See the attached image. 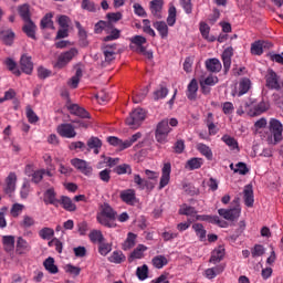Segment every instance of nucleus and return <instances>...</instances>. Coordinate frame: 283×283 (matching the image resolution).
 <instances>
[{
    "mask_svg": "<svg viewBox=\"0 0 283 283\" xmlns=\"http://www.w3.org/2000/svg\"><path fill=\"white\" fill-rule=\"evenodd\" d=\"M198 94V81L192 78L188 84L187 96L189 101H193Z\"/></svg>",
    "mask_w": 283,
    "mask_h": 283,
    "instance_id": "f704fd0d",
    "label": "nucleus"
},
{
    "mask_svg": "<svg viewBox=\"0 0 283 283\" xmlns=\"http://www.w3.org/2000/svg\"><path fill=\"white\" fill-rule=\"evenodd\" d=\"M171 180V164H165L161 169V178L159 181V189H165Z\"/></svg>",
    "mask_w": 283,
    "mask_h": 283,
    "instance_id": "9b49d317",
    "label": "nucleus"
},
{
    "mask_svg": "<svg viewBox=\"0 0 283 283\" xmlns=\"http://www.w3.org/2000/svg\"><path fill=\"white\" fill-rule=\"evenodd\" d=\"M265 78L266 86L270 87V90H282L283 82L280 80V76H277V73H275L273 70L268 71Z\"/></svg>",
    "mask_w": 283,
    "mask_h": 283,
    "instance_id": "6e6552de",
    "label": "nucleus"
},
{
    "mask_svg": "<svg viewBox=\"0 0 283 283\" xmlns=\"http://www.w3.org/2000/svg\"><path fill=\"white\" fill-rule=\"evenodd\" d=\"M251 90V80L242 78L239 82V91L232 92V96H244Z\"/></svg>",
    "mask_w": 283,
    "mask_h": 283,
    "instance_id": "a211bd4d",
    "label": "nucleus"
},
{
    "mask_svg": "<svg viewBox=\"0 0 283 283\" xmlns=\"http://www.w3.org/2000/svg\"><path fill=\"white\" fill-rule=\"evenodd\" d=\"M130 43L135 46V52L137 54H143L147 56V59H154V53L151 51H147L145 44L147 43V39L143 35H135L130 38Z\"/></svg>",
    "mask_w": 283,
    "mask_h": 283,
    "instance_id": "20e7f679",
    "label": "nucleus"
},
{
    "mask_svg": "<svg viewBox=\"0 0 283 283\" xmlns=\"http://www.w3.org/2000/svg\"><path fill=\"white\" fill-rule=\"evenodd\" d=\"M0 39L3 41L4 45H12V43H14V32L12 29H4L0 32Z\"/></svg>",
    "mask_w": 283,
    "mask_h": 283,
    "instance_id": "c756f323",
    "label": "nucleus"
},
{
    "mask_svg": "<svg viewBox=\"0 0 283 283\" xmlns=\"http://www.w3.org/2000/svg\"><path fill=\"white\" fill-rule=\"evenodd\" d=\"M119 198L126 205H134L136 202V191L133 189L123 190L119 195Z\"/></svg>",
    "mask_w": 283,
    "mask_h": 283,
    "instance_id": "4be33fe9",
    "label": "nucleus"
},
{
    "mask_svg": "<svg viewBox=\"0 0 283 283\" xmlns=\"http://www.w3.org/2000/svg\"><path fill=\"white\" fill-rule=\"evenodd\" d=\"M28 251H30V243H28V241H25V239L23 238H18L17 241V252L20 255H23V253H28Z\"/></svg>",
    "mask_w": 283,
    "mask_h": 283,
    "instance_id": "79ce46f5",
    "label": "nucleus"
},
{
    "mask_svg": "<svg viewBox=\"0 0 283 283\" xmlns=\"http://www.w3.org/2000/svg\"><path fill=\"white\" fill-rule=\"evenodd\" d=\"M39 235L42 240H52L54 238V229L43 228L39 231Z\"/></svg>",
    "mask_w": 283,
    "mask_h": 283,
    "instance_id": "603ef678",
    "label": "nucleus"
},
{
    "mask_svg": "<svg viewBox=\"0 0 283 283\" xmlns=\"http://www.w3.org/2000/svg\"><path fill=\"white\" fill-rule=\"evenodd\" d=\"M134 247H136V234L133 232H129L127 234L126 240L123 243V250L129 251V249H134Z\"/></svg>",
    "mask_w": 283,
    "mask_h": 283,
    "instance_id": "37998d69",
    "label": "nucleus"
},
{
    "mask_svg": "<svg viewBox=\"0 0 283 283\" xmlns=\"http://www.w3.org/2000/svg\"><path fill=\"white\" fill-rule=\"evenodd\" d=\"M264 48H273V44L266 41H256L251 44V54L261 56V54H264Z\"/></svg>",
    "mask_w": 283,
    "mask_h": 283,
    "instance_id": "ddd939ff",
    "label": "nucleus"
},
{
    "mask_svg": "<svg viewBox=\"0 0 283 283\" xmlns=\"http://www.w3.org/2000/svg\"><path fill=\"white\" fill-rule=\"evenodd\" d=\"M77 55H78V50L76 48H72L69 51L61 53L59 55L55 67H59L60 70L65 67V65H67V63H70V61H72Z\"/></svg>",
    "mask_w": 283,
    "mask_h": 283,
    "instance_id": "0eeeda50",
    "label": "nucleus"
},
{
    "mask_svg": "<svg viewBox=\"0 0 283 283\" xmlns=\"http://www.w3.org/2000/svg\"><path fill=\"white\" fill-rule=\"evenodd\" d=\"M24 206L21 203H14L11 208V216L13 218H19L21 213L23 212Z\"/></svg>",
    "mask_w": 283,
    "mask_h": 283,
    "instance_id": "e2e57ef3",
    "label": "nucleus"
},
{
    "mask_svg": "<svg viewBox=\"0 0 283 283\" xmlns=\"http://www.w3.org/2000/svg\"><path fill=\"white\" fill-rule=\"evenodd\" d=\"M116 52H117L116 44L104 46L103 53H104L105 63H112V61L116 59Z\"/></svg>",
    "mask_w": 283,
    "mask_h": 283,
    "instance_id": "5701e85b",
    "label": "nucleus"
},
{
    "mask_svg": "<svg viewBox=\"0 0 283 283\" xmlns=\"http://www.w3.org/2000/svg\"><path fill=\"white\" fill-rule=\"evenodd\" d=\"M224 258V247L220 245L212 251L210 262L212 264H218Z\"/></svg>",
    "mask_w": 283,
    "mask_h": 283,
    "instance_id": "72a5a7b5",
    "label": "nucleus"
},
{
    "mask_svg": "<svg viewBox=\"0 0 283 283\" xmlns=\"http://www.w3.org/2000/svg\"><path fill=\"white\" fill-rule=\"evenodd\" d=\"M283 125L280 119L271 118L269 122V133L264 136L268 145H277L283 139Z\"/></svg>",
    "mask_w": 283,
    "mask_h": 283,
    "instance_id": "7ed1b4c3",
    "label": "nucleus"
},
{
    "mask_svg": "<svg viewBox=\"0 0 283 283\" xmlns=\"http://www.w3.org/2000/svg\"><path fill=\"white\" fill-rule=\"evenodd\" d=\"M97 222L108 229H116V212L109 203H103L97 213Z\"/></svg>",
    "mask_w": 283,
    "mask_h": 283,
    "instance_id": "f03ea898",
    "label": "nucleus"
},
{
    "mask_svg": "<svg viewBox=\"0 0 283 283\" xmlns=\"http://www.w3.org/2000/svg\"><path fill=\"white\" fill-rule=\"evenodd\" d=\"M151 262L155 269H163L164 266H167L169 264V259H167V256L165 255H156L155 258H153Z\"/></svg>",
    "mask_w": 283,
    "mask_h": 283,
    "instance_id": "ea45409f",
    "label": "nucleus"
},
{
    "mask_svg": "<svg viewBox=\"0 0 283 283\" xmlns=\"http://www.w3.org/2000/svg\"><path fill=\"white\" fill-rule=\"evenodd\" d=\"M179 213L181 216H190L191 218H196V220H200L202 222H210L211 224H218V227L226 228L227 221L220 220V217L218 216H200L197 214L196 208L191 206L184 205L179 209Z\"/></svg>",
    "mask_w": 283,
    "mask_h": 283,
    "instance_id": "f257e3e1",
    "label": "nucleus"
},
{
    "mask_svg": "<svg viewBox=\"0 0 283 283\" xmlns=\"http://www.w3.org/2000/svg\"><path fill=\"white\" fill-rule=\"evenodd\" d=\"M52 13H46L41 20V28H51V30H54V22L52 21Z\"/></svg>",
    "mask_w": 283,
    "mask_h": 283,
    "instance_id": "864d4df0",
    "label": "nucleus"
},
{
    "mask_svg": "<svg viewBox=\"0 0 283 283\" xmlns=\"http://www.w3.org/2000/svg\"><path fill=\"white\" fill-rule=\"evenodd\" d=\"M199 30L206 41H209L210 43H213V41H216V36L209 35V32H211V28L209 27V24H207L206 22H201Z\"/></svg>",
    "mask_w": 283,
    "mask_h": 283,
    "instance_id": "2f4dec72",
    "label": "nucleus"
},
{
    "mask_svg": "<svg viewBox=\"0 0 283 283\" xmlns=\"http://www.w3.org/2000/svg\"><path fill=\"white\" fill-rule=\"evenodd\" d=\"M60 206L63 207L65 211H74L76 209V205L67 196L60 197Z\"/></svg>",
    "mask_w": 283,
    "mask_h": 283,
    "instance_id": "473e14b6",
    "label": "nucleus"
},
{
    "mask_svg": "<svg viewBox=\"0 0 283 283\" xmlns=\"http://www.w3.org/2000/svg\"><path fill=\"white\" fill-rule=\"evenodd\" d=\"M206 67L208 72L218 73L220 70H222V63H220V60L213 57L206 61Z\"/></svg>",
    "mask_w": 283,
    "mask_h": 283,
    "instance_id": "c85d7f7f",
    "label": "nucleus"
},
{
    "mask_svg": "<svg viewBox=\"0 0 283 283\" xmlns=\"http://www.w3.org/2000/svg\"><path fill=\"white\" fill-rule=\"evenodd\" d=\"M269 107H271V104L269 102H260L256 104L253 108L249 111V114L251 116H260L261 114H264V112H268Z\"/></svg>",
    "mask_w": 283,
    "mask_h": 283,
    "instance_id": "412c9836",
    "label": "nucleus"
},
{
    "mask_svg": "<svg viewBox=\"0 0 283 283\" xmlns=\"http://www.w3.org/2000/svg\"><path fill=\"white\" fill-rule=\"evenodd\" d=\"M233 56V49L228 48L222 53L223 67L226 72L231 70V57Z\"/></svg>",
    "mask_w": 283,
    "mask_h": 283,
    "instance_id": "7c9ffc66",
    "label": "nucleus"
},
{
    "mask_svg": "<svg viewBox=\"0 0 283 283\" xmlns=\"http://www.w3.org/2000/svg\"><path fill=\"white\" fill-rule=\"evenodd\" d=\"M27 118L29 123H31V125H34V123H39V116L30 106H27Z\"/></svg>",
    "mask_w": 283,
    "mask_h": 283,
    "instance_id": "13d9d810",
    "label": "nucleus"
},
{
    "mask_svg": "<svg viewBox=\"0 0 283 283\" xmlns=\"http://www.w3.org/2000/svg\"><path fill=\"white\" fill-rule=\"evenodd\" d=\"M219 216H222L224 220H238L240 218L241 210L240 208H233V209H219L218 210Z\"/></svg>",
    "mask_w": 283,
    "mask_h": 283,
    "instance_id": "4468645a",
    "label": "nucleus"
},
{
    "mask_svg": "<svg viewBox=\"0 0 283 283\" xmlns=\"http://www.w3.org/2000/svg\"><path fill=\"white\" fill-rule=\"evenodd\" d=\"M221 140L230 147V149H238V140L235 138L229 136V135H223Z\"/></svg>",
    "mask_w": 283,
    "mask_h": 283,
    "instance_id": "6e6d98bb",
    "label": "nucleus"
},
{
    "mask_svg": "<svg viewBox=\"0 0 283 283\" xmlns=\"http://www.w3.org/2000/svg\"><path fill=\"white\" fill-rule=\"evenodd\" d=\"M71 165L84 174V176H92V166H90L87 161L80 158H74L71 160Z\"/></svg>",
    "mask_w": 283,
    "mask_h": 283,
    "instance_id": "9d476101",
    "label": "nucleus"
},
{
    "mask_svg": "<svg viewBox=\"0 0 283 283\" xmlns=\"http://www.w3.org/2000/svg\"><path fill=\"white\" fill-rule=\"evenodd\" d=\"M44 268L46 269V271L49 273H51L52 275H55V273H59V268L56 266V264H54V258L49 256L45 261H44Z\"/></svg>",
    "mask_w": 283,
    "mask_h": 283,
    "instance_id": "a18cd8bd",
    "label": "nucleus"
},
{
    "mask_svg": "<svg viewBox=\"0 0 283 283\" xmlns=\"http://www.w3.org/2000/svg\"><path fill=\"white\" fill-rule=\"evenodd\" d=\"M98 251H99L101 255H107V253H109L112 251V244L102 242V243H99Z\"/></svg>",
    "mask_w": 283,
    "mask_h": 283,
    "instance_id": "774afa93",
    "label": "nucleus"
},
{
    "mask_svg": "<svg viewBox=\"0 0 283 283\" xmlns=\"http://www.w3.org/2000/svg\"><path fill=\"white\" fill-rule=\"evenodd\" d=\"M20 65L22 72L24 74H32V70H34V64L32 63V57L28 55H22L20 60Z\"/></svg>",
    "mask_w": 283,
    "mask_h": 283,
    "instance_id": "aec40b11",
    "label": "nucleus"
},
{
    "mask_svg": "<svg viewBox=\"0 0 283 283\" xmlns=\"http://www.w3.org/2000/svg\"><path fill=\"white\" fill-rule=\"evenodd\" d=\"M4 64L7 65L9 72H12V74H14L15 76H21V70H19V67L17 66V62H14V60L8 57L4 61Z\"/></svg>",
    "mask_w": 283,
    "mask_h": 283,
    "instance_id": "de8ad7c7",
    "label": "nucleus"
},
{
    "mask_svg": "<svg viewBox=\"0 0 283 283\" xmlns=\"http://www.w3.org/2000/svg\"><path fill=\"white\" fill-rule=\"evenodd\" d=\"M49 247H54L57 253H63V242H61V240H59L57 238H53L49 242Z\"/></svg>",
    "mask_w": 283,
    "mask_h": 283,
    "instance_id": "69168bd1",
    "label": "nucleus"
},
{
    "mask_svg": "<svg viewBox=\"0 0 283 283\" xmlns=\"http://www.w3.org/2000/svg\"><path fill=\"white\" fill-rule=\"evenodd\" d=\"M243 198L248 207H253V202H255V199L253 198V186L248 185L244 187Z\"/></svg>",
    "mask_w": 283,
    "mask_h": 283,
    "instance_id": "cd10ccee",
    "label": "nucleus"
},
{
    "mask_svg": "<svg viewBox=\"0 0 283 283\" xmlns=\"http://www.w3.org/2000/svg\"><path fill=\"white\" fill-rule=\"evenodd\" d=\"M224 272V265H216L214 268H209L205 271L203 275L207 277V280H213L214 277H218L220 273Z\"/></svg>",
    "mask_w": 283,
    "mask_h": 283,
    "instance_id": "b1692460",
    "label": "nucleus"
},
{
    "mask_svg": "<svg viewBox=\"0 0 283 283\" xmlns=\"http://www.w3.org/2000/svg\"><path fill=\"white\" fill-rule=\"evenodd\" d=\"M218 76L209 75L208 77L200 81V86L203 94H209L211 92L209 87H213V85H218Z\"/></svg>",
    "mask_w": 283,
    "mask_h": 283,
    "instance_id": "2eb2a0df",
    "label": "nucleus"
},
{
    "mask_svg": "<svg viewBox=\"0 0 283 283\" xmlns=\"http://www.w3.org/2000/svg\"><path fill=\"white\" fill-rule=\"evenodd\" d=\"M143 120H145V111L143 108H136L126 118V125H128L130 129H138Z\"/></svg>",
    "mask_w": 283,
    "mask_h": 283,
    "instance_id": "39448f33",
    "label": "nucleus"
},
{
    "mask_svg": "<svg viewBox=\"0 0 283 283\" xmlns=\"http://www.w3.org/2000/svg\"><path fill=\"white\" fill-rule=\"evenodd\" d=\"M167 23L170 28H174V25H176V7L169 8Z\"/></svg>",
    "mask_w": 283,
    "mask_h": 283,
    "instance_id": "4d7b16f0",
    "label": "nucleus"
},
{
    "mask_svg": "<svg viewBox=\"0 0 283 283\" xmlns=\"http://www.w3.org/2000/svg\"><path fill=\"white\" fill-rule=\"evenodd\" d=\"M67 109L70 114H73L74 116H78L80 118H90V114L85 108L78 106L77 104H69Z\"/></svg>",
    "mask_w": 283,
    "mask_h": 283,
    "instance_id": "6ab92c4d",
    "label": "nucleus"
},
{
    "mask_svg": "<svg viewBox=\"0 0 283 283\" xmlns=\"http://www.w3.org/2000/svg\"><path fill=\"white\" fill-rule=\"evenodd\" d=\"M34 224H36V221L28 214H25L21 221V227H24V229H30V227H34Z\"/></svg>",
    "mask_w": 283,
    "mask_h": 283,
    "instance_id": "052dcab7",
    "label": "nucleus"
},
{
    "mask_svg": "<svg viewBox=\"0 0 283 283\" xmlns=\"http://www.w3.org/2000/svg\"><path fill=\"white\" fill-rule=\"evenodd\" d=\"M192 229L200 242H205V240H207V230L205 229V226L201 223H195L192 224Z\"/></svg>",
    "mask_w": 283,
    "mask_h": 283,
    "instance_id": "4c0bfd02",
    "label": "nucleus"
},
{
    "mask_svg": "<svg viewBox=\"0 0 283 283\" xmlns=\"http://www.w3.org/2000/svg\"><path fill=\"white\" fill-rule=\"evenodd\" d=\"M18 12L21 17V19L25 21H31L30 19V6L29 4H22L19 7Z\"/></svg>",
    "mask_w": 283,
    "mask_h": 283,
    "instance_id": "8fccbe9b",
    "label": "nucleus"
},
{
    "mask_svg": "<svg viewBox=\"0 0 283 283\" xmlns=\"http://www.w3.org/2000/svg\"><path fill=\"white\" fill-rule=\"evenodd\" d=\"M2 244L4 251H7L8 253H10V251H14V235H3Z\"/></svg>",
    "mask_w": 283,
    "mask_h": 283,
    "instance_id": "a19ab883",
    "label": "nucleus"
},
{
    "mask_svg": "<svg viewBox=\"0 0 283 283\" xmlns=\"http://www.w3.org/2000/svg\"><path fill=\"white\" fill-rule=\"evenodd\" d=\"M15 189H17V175L14 172H10L6 179L4 192L8 193L9 196H12Z\"/></svg>",
    "mask_w": 283,
    "mask_h": 283,
    "instance_id": "dca6fc26",
    "label": "nucleus"
},
{
    "mask_svg": "<svg viewBox=\"0 0 283 283\" xmlns=\"http://www.w3.org/2000/svg\"><path fill=\"white\" fill-rule=\"evenodd\" d=\"M170 132L171 127H169V119H163L161 122H159L155 134L157 143H167V136H169Z\"/></svg>",
    "mask_w": 283,
    "mask_h": 283,
    "instance_id": "423d86ee",
    "label": "nucleus"
},
{
    "mask_svg": "<svg viewBox=\"0 0 283 283\" xmlns=\"http://www.w3.org/2000/svg\"><path fill=\"white\" fill-rule=\"evenodd\" d=\"M87 145L90 149H94V154H98V149L103 147V143L97 137H92L91 139H88Z\"/></svg>",
    "mask_w": 283,
    "mask_h": 283,
    "instance_id": "3c124183",
    "label": "nucleus"
},
{
    "mask_svg": "<svg viewBox=\"0 0 283 283\" xmlns=\"http://www.w3.org/2000/svg\"><path fill=\"white\" fill-rule=\"evenodd\" d=\"M153 25H154L155 30H157V32L159 33V36H161V39H167V36H169V27L167 25V22L156 21V22H154Z\"/></svg>",
    "mask_w": 283,
    "mask_h": 283,
    "instance_id": "a878e982",
    "label": "nucleus"
},
{
    "mask_svg": "<svg viewBox=\"0 0 283 283\" xmlns=\"http://www.w3.org/2000/svg\"><path fill=\"white\" fill-rule=\"evenodd\" d=\"M150 12L156 19H163V0H153L150 2Z\"/></svg>",
    "mask_w": 283,
    "mask_h": 283,
    "instance_id": "bb28decb",
    "label": "nucleus"
},
{
    "mask_svg": "<svg viewBox=\"0 0 283 283\" xmlns=\"http://www.w3.org/2000/svg\"><path fill=\"white\" fill-rule=\"evenodd\" d=\"M81 78H83V69H81L80 65H76L74 76L67 81L69 87L76 90V87H78V83H81Z\"/></svg>",
    "mask_w": 283,
    "mask_h": 283,
    "instance_id": "f3484780",
    "label": "nucleus"
},
{
    "mask_svg": "<svg viewBox=\"0 0 283 283\" xmlns=\"http://www.w3.org/2000/svg\"><path fill=\"white\" fill-rule=\"evenodd\" d=\"M91 242L102 244V242H105V238L103 237V232L101 230H93L88 234Z\"/></svg>",
    "mask_w": 283,
    "mask_h": 283,
    "instance_id": "49530a36",
    "label": "nucleus"
},
{
    "mask_svg": "<svg viewBox=\"0 0 283 283\" xmlns=\"http://www.w3.org/2000/svg\"><path fill=\"white\" fill-rule=\"evenodd\" d=\"M23 32L29 36V39H36V24L32 20L24 21Z\"/></svg>",
    "mask_w": 283,
    "mask_h": 283,
    "instance_id": "393cba45",
    "label": "nucleus"
},
{
    "mask_svg": "<svg viewBox=\"0 0 283 283\" xmlns=\"http://www.w3.org/2000/svg\"><path fill=\"white\" fill-rule=\"evenodd\" d=\"M56 132L62 138H74L76 136V130H74L72 124H61L57 126Z\"/></svg>",
    "mask_w": 283,
    "mask_h": 283,
    "instance_id": "f8f14e48",
    "label": "nucleus"
},
{
    "mask_svg": "<svg viewBox=\"0 0 283 283\" xmlns=\"http://www.w3.org/2000/svg\"><path fill=\"white\" fill-rule=\"evenodd\" d=\"M139 138H143V134H134L129 139L124 140V147L128 149V147H132V145H134V143H136Z\"/></svg>",
    "mask_w": 283,
    "mask_h": 283,
    "instance_id": "680f3d73",
    "label": "nucleus"
},
{
    "mask_svg": "<svg viewBox=\"0 0 283 283\" xmlns=\"http://www.w3.org/2000/svg\"><path fill=\"white\" fill-rule=\"evenodd\" d=\"M66 273H70V275H73L74 277H77V275H81V268L74 266L72 264L65 265Z\"/></svg>",
    "mask_w": 283,
    "mask_h": 283,
    "instance_id": "0e129e2a",
    "label": "nucleus"
},
{
    "mask_svg": "<svg viewBox=\"0 0 283 283\" xmlns=\"http://www.w3.org/2000/svg\"><path fill=\"white\" fill-rule=\"evenodd\" d=\"M148 273H149V269L147 268V265L137 268V276L139 277V280H147Z\"/></svg>",
    "mask_w": 283,
    "mask_h": 283,
    "instance_id": "338daca9",
    "label": "nucleus"
},
{
    "mask_svg": "<svg viewBox=\"0 0 283 283\" xmlns=\"http://www.w3.org/2000/svg\"><path fill=\"white\" fill-rule=\"evenodd\" d=\"M169 90L165 86H160L158 90L154 92V98L155 101H160V98H167Z\"/></svg>",
    "mask_w": 283,
    "mask_h": 283,
    "instance_id": "5fc2aeb1",
    "label": "nucleus"
},
{
    "mask_svg": "<svg viewBox=\"0 0 283 283\" xmlns=\"http://www.w3.org/2000/svg\"><path fill=\"white\" fill-rule=\"evenodd\" d=\"M126 258L123 251H114L109 256H108V262H112L113 264H123L125 262Z\"/></svg>",
    "mask_w": 283,
    "mask_h": 283,
    "instance_id": "58836bf2",
    "label": "nucleus"
},
{
    "mask_svg": "<svg viewBox=\"0 0 283 283\" xmlns=\"http://www.w3.org/2000/svg\"><path fill=\"white\" fill-rule=\"evenodd\" d=\"M145 251H147V247L139 244L137 248L132 252L130 258L133 260H140L145 255Z\"/></svg>",
    "mask_w": 283,
    "mask_h": 283,
    "instance_id": "09e8293b",
    "label": "nucleus"
},
{
    "mask_svg": "<svg viewBox=\"0 0 283 283\" xmlns=\"http://www.w3.org/2000/svg\"><path fill=\"white\" fill-rule=\"evenodd\" d=\"M107 143H109V145H113L114 147L126 149L125 142H123V139H118V137H108Z\"/></svg>",
    "mask_w": 283,
    "mask_h": 283,
    "instance_id": "bf43d9fd",
    "label": "nucleus"
},
{
    "mask_svg": "<svg viewBox=\"0 0 283 283\" xmlns=\"http://www.w3.org/2000/svg\"><path fill=\"white\" fill-rule=\"evenodd\" d=\"M197 149L199 150L201 156H205V158H207V160H213V151L209 146L200 143L197 144Z\"/></svg>",
    "mask_w": 283,
    "mask_h": 283,
    "instance_id": "c9c22d12",
    "label": "nucleus"
},
{
    "mask_svg": "<svg viewBox=\"0 0 283 283\" xmlns=\"http://www.w3.org/2000/svg\"><path fill=\"white\" fill-rule=\"evenodd\" d=\"M61 199L56 197V190L54 188H49L44 191L43 201L44 205H52L53 207H61Z\"/></svg>",
    "mask_w": 283,
    "mask_h": 283,
    "instance_id": "1a4fd4ad",
    "label": "nucleus"
},
{
    "mask_svg": "<svg viewBox=\"0 0 283 283\" xmlns=\"http://www.w3.org/2000/svg\"><path fill=\"white\" fill-rule=\"evenodd\" d=\"M207 127H208L209 136H216V134H218L219 132L218 126L213 123L212 113H208Z\"/></svg>",
    "mask_w": 283,
    "mask_h": 283,
    "instance_id": "c03bdc74",
    "label": "nucleus"
},
{
    "mask_svg": "<svg viewBox=\"0 0 283 283\" xmlns=\"http://www.w3.org/2000/svg\"><path fill=\"white\" fill-rule=\"evenodd\" d=\"M203 164L205 160L202 158L193 157L187 161L186 169H190V171H193V169H200Z\"/></svg>",
    "mask_w": 283,
    "mask_h": 283,
    "instance_id": "e433bc0d",
    "label": "nucleus"
}]
</instances>
